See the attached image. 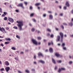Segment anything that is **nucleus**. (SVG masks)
<instances>
[{"mask_svg": "<svg viewBox=\"0 0 73 73\" xmlns=\"http://www.w3.org/2000/svg\"><path fill=\"white\" fill-rule=\"evenodd\" d=\"M23 21H19V27L20 31H22V27L23 26Z\"/></svg>", "mask_w": 73, "mask_h": 73, "instance_id": "f257e3e1", "label": "nucleus"}, {"mask_svg": "<svg viewBox=\"0 0 73 73\" xmlns=\"http://www.w3.org/2000/svg\"><path fill=\"white\" fill-rule=\"evenodd\" d=\"M33 42V43L37 45V41L36 39H32L31 40Z\"/></svg>", "mask_w": 73, "mask_h": 73, "instance_id": "f03ea898", "label": "nucleus"}, {"mask_svg": "<svg viewBox=\"0 0 73 73\" xmlns=\"http://www.w3.org/2000/svg\"><path fill=\"white\" fill-rule=\"evenodd\" d=\"M8 19L9 21H10V22H11V23H13V22H14V20L12 18L9 17L8 18Z\"/></svg>", "mask_w": 73, "mask_h": 73, "instance_id": "7ed1b4c3", "label": "nucleus"}, {"mask_svg": "<svg viewBox=\"0 0 73 73\" xmlns=\"http://www.w3.org/2000/svg\"><path fill=\"white\" fill-rule=\"evenodd\" d=\"M38 62H40V63L42 64H45V62L42 60H39Z\"/></svg>", "mask_w": 73, "mask_h": 73, "instance_id": "20e7f679", "label": "nucleus"}, {"mask_svg": "<svg viewBox=\"0 0 73 73\" xmlns=\"http://www.w3.org/2000/svg\"><path fill=\"white\" fill-rule=\"evenodd\" d=\"M38 56H41L42 57H44V55L41 52H39L38 53Z\"/></svg>", "mask_w": 73, "mask_h": 73, "instance_id": "39448f33", "label": "nucleus"}, {"mask_svg": "<svg viewBox=\"0 0 73 73\" xmlns=\"http://www.w3.org/2000/svg\"><path fill=\"white\" fill-rule=\"evenodd\" d=\"M9 69H10V68L9 67H7L5 68V70H6L7 72H8L9 70Z\"/></svg>", "mask_w": 73, "mask_h": 73, "instance_id": "423d86ee", "label": "nucleus"}, {"mask_svg": "<svg viewBox=\"0 0 73 73\" xmlns=\"http://www.w3.org/2000/svg\"><path fill=\"white\" fill-rule=\"evenodd\" d=\"M19 6L21 7L22 8H23V9L24 8V6H23V5L22 3L19 4Z\"/></svg>", "mask_w": 73, "mask_h": 73, "instance_id": "0eeeda50", "label": "nucleus"}, {"mask_svg": "<svg viewBox=\"0 0 73 73\" xmlns=\"http://www.w3.org/2000/svg\"><path fill=\"white\" fill-rule=\"evenodd\" d=\"M55 55L57 57H62L61 55H60V54L57 53H56L55 54Z\"/></svg>", "mask_w": 73, "mask_h": 73, "instance_id": "6e6552de", "label": "nucleus"}, {"mask_svg": "<svg viewBox=\"0 0 73 73\" xmlns=\"http://www.w3.org/2000/svg\"><path fill=\"white\" fill-rule=\"evenodd\" d=\"M52 61L53 64H56V60H54L53 58H52Z\"/></svg>", "mask_w": 73, "mask_h": 73, "instance_id": "1a4fd4ad", "label": "nucleus"}, {"mask_svg": "<svg viewBox=\"0 0 73 73\" xmlns=\"http://www.w3.org/2000/svg\"><path fill=\"white\" fill-rule=\"evenodd\" d=\"M5 65H6L7 66H8V65H9V62L8 61H6L5 62Z\"/></svg>", "mask_w": 73, "mask_h": 73, "instance_id": "9d476101", "label": "nucleus"}, {"mask_svg": "<svg viewBox=\"0 0 73 73\" xmlns=\"http://www.w3.org/2000/svg\"><path fill=\"white\" fill-rule=\"evenodd\" d=\"M49 50L50 53H53V50L52 48H50Z\"/></svg>", "mask_w": 73, "mask_h": 73, "instance_id": "9b49d317", "label": "nucleus"}, {"mask_svg": "<svg viewBox=\"0 0 73 73\" xmlns=\"http://www.w3.org/2000/svg\"><path fill=\"white\" fill-rule=\"evenodd\" d=\"M60 36H58H58L57 37V41H60Z\"/></svg>", "mask_w": 73, "mask_h": 73, "instance_id": "f8f14e48", "label": "nucleus"}, {"mask_svg": "<svg viewBox=\"0 0 73 73\" xmlns=\"http://www.w3.org/2000/svg\"><path fill=\"white\" fill-rule=\"evenodd\" d=\"M60 35L61 36V37H64V34L62 33H60Z\"/></svg>", "mask_w": 73, "mask_h": 73, "instance_id": "ddd939ff", "label": "nucleus"}, {"mask_svg": "<svg viewBox=\"0 0 73 73\" xmlns=\"http://www.w3.org/2000/svg\"><path fill=\"white\" fill-rule=\"evenodd\" d=\"M0 30L2 32V31H4L5 32V33H6L5 31V29L3 28H2Z\"/></svg>", "mask_w": 73, "mask_h": 73, "instance_id": "4468645a", "label": "nucleus"}, {"mask_svg": "<svg viewBox=\"0 0 73 73\" xmlns=\"http://www.w3.org/2000/svg\"><path fill=\"white\" fill-rule=\"evenodd\" d=\"M53 19V16L52 15H50L49 16V19L52 20Z\"/></svg>", "mask_w": 73, "mask_h": 73, "instance_id": "2eb2a0df", "label": "nucleus"}, {"mask_svg": "<svg viewBox=\"0 0 73 73\" xmlns=\"http://www.w3.org/2000/svg\"><path fill=\"white\" fill-rule=\"evenodd\" d=\"M5 40L7 41H11V39L9 38H6Z\"/></svg>", "mask_w": 73, "mask_h": 73, "instance_id": "dca6fc26", "label": "nucleus"}, {"mask_svg": "<svg viewBox=\"0 0 73 73\" xmlns=\"http://www.w3.org/2000/svg\"><path fill=\"white\" fill-rule=\"evenodd\" d=\"M66 5L67 6L69 7V2H66Z\"/></svg>", "mask_w": 73, "mask_h": 73, "instance_id": "f3484780", "label": "nucleus"}, {"mask_svg": "<svg viewBox=\"0 0 73 73\" xmlns=\"http://www.w3.org/2000/svg\"><path fill=\"white\" fill-rule=\"evenodd\" d=\"M57 62H58V63H61L62 62V61L61 60H57Z\"/></svg>", "mask_w": 73, "mask_h": 73, "instance_id": "a211bd4d", "label": "nucleus"}, {"mask_svg": "<svg viewBox=\"0 0 73 73\" xmlns=\"http://www.w3.org/2000/svg\"><path fill=\"white\" fill-rule=\"evenodd\" d=\"M62 47H64L65 46V43H63L62 44Z\"/></svg>", "mask_w": 73, "mask_h": 73, "instance_id": "6ab92c4d", "label": "nucleus"}, {"mask_svg": "<svg viewBox=\"0 0 73 73\" xmlns=\"http://www.w3.org/2000/svg\"><path fill=\"white\" fill-rule=\"evenodd\" d=\"M40 3H37L35 4V5L36 6H38V5H40Z\"/></svg>", "mask_w": 73, "mask_h": 73, "instance_id": "aec40b11", "label": "nucleus"}, {"mask_svg": "<svg viewBox=\"0 0 73 73\" xmlns=\"http://www.w3.org/2000/svg\"><path fill=\"white\" fill-rule=\"evenodd\" d=\"M25 72H26V73H29V70H26L25 71Z\"/></svg>", "mask_w": 73, "mask_h": 73, "instance_id": "412c9836", "label": "nucleus"}, {"mask_svg": "<svg viewBox=\"0 0 73 73\" xmlns=\"http://www.w3.org/2000/svg\"><path fill=\"white\" fill-rule=\"evenodd\" d=\"M35 29L34 28H33L31 29V31L32 32H35Z\"/></svg>", "mask_w": 73, "mask_h": 73, "instance_id": "4be33fe9", "label": "nucleus"}, {"mask_svg": "<svg viewBox=\"0 0 73 73\" xmlns=\"http://www.w3.org/2000/svg\"><path fill=\"white\" fill-rule=\"evenodd\" d=\"M11 49L15 50H16V48H15L14 47H11Z\"/></svg>", "mask_w": 73, "mask_h": 73, "instance_id": "5701e85b", "label": "nucleus"}, {"mask_svg": "<svg viewBox=\"0 0 73 73\" xmlns=\"http://www.w3.org/2000/svg\"><path fill=\"white\" fill-rule=\"evenodd\" d=\"M38 39L39 40H41V37L39 36L37 37Z\"/></svg>", "mask_w": 73, "mask_h": 73, "instance_id": "b1692460", "label": "nucleus"}, {"mask_svg": "<svg viewBox=\"0 0 73 73\" xmlns=\"http://www.w3.org/2000/svg\"><path fill=\"white\" fill-rule=\"evenodd\" d=\"M10 43V42H5V44H9Z\"/></svg>", "mask_w": 73, "mask_h": 73, "instance_id": "393cba45", "label": "nucleus"}, {"mask_svg": "<svg viewBox=\"0 0 73 73\" xmlns=\"http://www.w3.org/2000/svg\"><path fill=\"white\" fill-rule=\"evenodd\" d=\"M63 48V50H66L67 49L66 47H64Z\"/></svg>", "mask_w": 73, "mask_h": 73, "instance_id": "a878e982", "label": "nucleus"}, {"mask_svg": "<svg viewBox=\"0 0 73 73\" xmlns=\"http://www.w3.org/2000/svg\"><path fill=\"white\" fill-rule=\"evenodd\" d=\"M61 68H59V70H58V73H60L61 72Z\"/></svg>", "mask_w": 73, "mask_h": 73, "instance_id": "bb28decb", "label": "nucleus"}, {"mask_svg": "<svg viewBox=\"0 0 73 73\" xmlns=\"http://www.w3.org/2000/svg\"><path fill=\"white\" fill-rule=\"evenodd\" d=\"M8 19V18H7V17H5L4 18V20H7Z\"/></svg>", "mask_w": 73, "mask_h": 73, "instance_id": "cd10ccee", "label": "nucleus"}, {"mask_svg": "<svg viewBox=\"0 0 73 73\" xmlns=\"http://www.w3.org/2000/svg\"><path fill=\"white\" fill-rule=\"evenodd\" d=\"M13 28H14V29H17V27L16 26H14L13 27Z\"/></svg>", "mask_w": 73, "mask_h": 73, "instance_id": "c85d7f7f", "label": "nucleus"}, {"mask_svg": "<svg viewBox=\"0 0 73 73\" xmlns=\"http://www.w3.org/2000/svg\"><path fill=\"white\" fill-rule=\"evenodd\" d=\"M32 20H33V21H34V22H36V20L35 19H33Z\"/></svg>", "mask_w": 73, "mask_h": 73, "instance_id": "c756f323", "label": "nucleus"}, {"mask_svg": "<svg viewBox=\"0 0 73 73\" xmlns=\"http://www.w3.org/2000/svg\"><path fill=\"white\" fill-rule=\"evenodd\" d=\"M66 7H67L66 6H64V9H65V10H66Z\"/></svg>", "mask_w": 73, "mask_h": 73, "instance_id": "7c9ffc66", "label": "nucleus"}, {"mask_svg": "<svg viewBox=\"0 0 73 73\" xmlns=\"http://www.w3.org/2000/svg\"><path fill=\"white\" fill-rule=\"evenodd\" d=\"M69 24L70 26H72L73 25V23H69Z\"/></svg>", "mask_w": 73, "mask_h": 73, "instance_id": "2f4dec72", "label": "nucleus"}, {"mask_svg": "<svg viewBox=\"0 0 73 73\" xmlns=\"http://www.w3.org/2000/svg\"><path fill=\"white\" fill-rule=\"evenodd\" d=\"M59 16H63V13H61L60 15Z\"/></svg>", "mask_w": 73, "mask_h": 73, "instance_id": "473e14b6", "label": "nucleus"}, {"mask_svg": "<svg viewBox=\"0 0 73 73\" xmlns=\"http://www.w3.org/2000/svg\"><path fill=\"white\" fill-rule=\"evenodd\" d=\"M61 42L63 41V37H61Z\"/></svg>", "mask_w": 73, "mask_h": 73, "instance_id": "72a5a7b5", "label": "nucleus"}, {"mask_svg": "<svg viewBox=\"0 0 73 73\" xmlns=\"http://www.w3.org/2000/svg\"><path fill=\"white\" fill-rule=\"evenodd\" d=\"M3 13L5 15H6L7 14V13L6 12H4Z\"/></svg>", "mask_w": 73, "mask_h": 73, "instance_id": "f704fd0d", "label": "nucleus"}, {"mask_svg": "<svg viewBox=\"0 0 73 73\" xmlns=\"http://www.w3.org/2000/svg\"><path fill=\"white\" fill-rule=\"evenodd\" d=\"M47 31H48V32H51V30H50V29H47Z\"/></svg>", "mask_w": 73, "mask_h": 73, "instance_id": "c9c22d12", "label": "nucleus"}, {"mask_svg": "<svg viewBox=\"0 0 73 73\" xmlns=\"http://www.w3.org/2000/svg\"><path fill=\"white\" fill-rule=\"evenodd\" d=\"M31 70L33 72H35V69L33 68V69H31Z\"/></svg>", "mask_w": 73, "mask_h": 73, "instance_id": "e433bc0d", "label": "nucleus"}, {"mask_svg": "<svg viewBox=\"0 0 73 73\" xmlns=\"http://www.w3.org/2000/svg\"><path fill=\"white\" fill-rule=\"evenodd\" d=\"M60 69H61L62 70H65V68H61Z\"/></svg>", "mask_w": 73, "mask_h": 73, "instance_id": "4c0bfd02", "label": "nucleus"}, {"mask_svg": "<svg viewBox=\"0 0 73 73\" xmlns=\"http://www.w3.org/2000/svg\"><path fill=\"white\" fill-rule=\"evenodd\" d=\"M4 70V68H1L0 69V71H3Z\"/></svg>", "mask_w": 73, "mask_h": 73, "instance_id": "58836bf2", "label": "nucleus"}, {"mask_svg": "<svg viewBox=\"0 0 73 73\" xmlns=\"http://www.w3.org/2000/svg\"><path fill=\"white\" fill-rule=\"evenodd\" d=\"M24 3L26 5H27L28 4V3L27 2H25Z\"/></svg>", "mask_w": 73, "mask_h": 73, "instance_id": "ea45409f", "label": "nucleus"}, {"mask_svg": "<svg viewBox=\"0 0 73 73\" xmlns=\"http://www.w3.org/2000/svg\"><path fill=\"white\" fill-rule=\"evenodd\" d=\"M55 3H56V4H58V1H56Z\"/></svg>", "mask_w": 73, "mask_h": 73, "instance_id": "a19ab883", "label": "nucleus"}, {"mask_svg": "<svg viewBox=\"0 0 73 73\" xmlns=\"http://www.w3.org/2000/svg\"><path fill=\"white\" fill-rule=\"evenodd\" d=\"M30 9H32L33 7H32V6H30Z\"/></svg>", "mask_w": 73, "mask_h": 73, "instance_id": "79ce46f5", "label": "nucleus"}, {"mask_svg": "<svg viewBox=\"0 0 73 73\" xmlns=\"http://www.w3.org/2000/svg\"><path fill=\"white\" fill-rule=\"evenodd\" d=\"M0 12H1V13L2 12V9L0 7Z\"/></svg>", "mask_w": 73, "mask_h": 73, "instance_id": "37998d69", "label": "nucleus"}, {"mask_svg": "<svg viewBox=\"0 0 73 73\" xmlns=\"http://www.w3.org/2000/svg\"><path fill=\"white\" fill-rule=\"evenodd\" d=\"M34 59H36V56L35 55L34 56Z\"/></svg>", "mask_w": 73, "mask_h": 73, "instance_id": "c03bdc74", "label": "nucleus"}, {"mask_svg": "<svg viewBox=\"0 0 73 73\" xmlns=\"http://www.w3.org/2000/svg\"><path fill=\"white\" fill-rule=\"evenodd\" d=\"M46 14H44L43 15V17H46Z\"/></svg>", "mask_w": 73, "mask_h": 73, "instance_id": "a18cd8bd", "label": "nucleus"}, {"mask_svg": "<svg viewBox=\"0 0 73 73\" xmlns=\"http://www.w3.org/2000/svg\"><path fill=\"white\" fill-rule=\"evenodd\" d=\"M69 64H72V61H70L69 62Z\"/></svg>", "mask_w": 73, "mask_h": 73, "instance_id": "49530a36", "label": "nucleus"}, {"mask_svg": "<svg viewBox=\"0 0 73 73\" xmlns=\"http://www.w3.org/2000/svg\"><path fill=\"white\" fill-rule=\"evenodd\" d=\"M34 15V13H33L31 15V16H33Z\"/></svg>", "mask_w": 73, "mask_h": 73, "instance_id": "de8ad7c7", "label": "nucleus"}, {"mask_svg": "<svg viewBox=\"0 0 73 73\" xmlns=\"http://www.w3.org/2000/svg\"><path fill=\"white\" fill-rule=\"evenodd\" d=\"M6 29H7V30H8V29H9V27H6L5 28Z\"/></svg>", "mask_w": 73, "mask_h": 73, "instance_id": "09e8293b", "label": "nucleus"}, {"mask_svg": "<svg viewBox=\"0 0 73 73\" xmlns=\"http://www.w3.org/2000/svg\"><path fill=\"white\" fill-rule=\"evenodd\" d=\"M61 27L62 29H64V26H63V25H61Z\"/></svg>", "mask_w": 73, "mask_h": 73, "instance_id": "8fccbe9b", "label": "nucleus"}, {"mask_svg": "<svg viewBox=\"0 0 73 73\" xmlns=\"http://www.w3.org/2000/svg\"><path fill=\"white\" fill-rule=\"evenodd\" d=\"M50 37H53V34H52L51 35Z\"/></svg>", "mask_w": 73, "mask_h": 73, "instance_id": "3c124183", "label": "nucleus"}, {"mask_svg": "<svg viewBox=\"0 0 73 73\" xmlns=\"http://www.w3.org/2000/svg\"><path fill=\"white\" fill-rule=\"evenodd\" d=\"M63 24L64 25H67V24L66 23H64Z\"/></svg>", "mask_w": 73, "mask_h": 73, "instance_id": "603ef678", "label": "nucleus"}, {"mask_svg": "<svg viewBox=\"0 0 73 73\" xmlns=\"http://www.w3.org/2000/svg\"><path fill=\"white\" fill-rule=\"evenodd\" d=\"M19 73H23L22 72L20 71H19Z\"/></svg>", "mask_w": 73, "mask_h": 73, "instance_id": "864d4df0", "label": "nucleus"}, {"mask_svg": "<svg viewBox=\"0 0 73 73\" xmlns=\"http://www.w3.org/2000/svg\"><path fill=\"white\" fill-rule=\"evenodd\" d=\"M1 46H4V45L3 44L1 43Z\"/></svg>", "mask_w": 73, "mask_h": 73, "instance_id": "5fc2aeb1", "label": "nucleus"}, {"mask_svg": "<svg viewBox=\"0 0 73 73\" xmlns=\"http://www.w3.org/2000/svg\"><path fill=\"white\" fill-rule=\"evenodd\" d=\"M48 13H52V11H48Z\"/></svg>", "mask_w": 73, "mask_h": 73, "instance_id": "6e6d98bb", "label": "nucleus"}, {"mask_svg": "<svg viewBox=\"0 0 73 73\" xmlns=\"http://www.w3.org/2000/svg\"><path fill=\"white\" fill-rule=\"evenodd\" d=\"M71 13H73V10H72L71 11Z\"/></svg>", "mask_w": 73, "mask_h": 73, "instance_id": "4d7b16f0", "label": "nucleus"}, {"mask_svg": "<svg viewBox=\"0 0 73 73\" xmlns=\"http://www.w3.org/2000/svg\"><path fill=\"white\" fill-rule=\"evenodd\" d=\"M38 44L39 45H40L41 44V42H39L38 43Z\"/></svg>", "mask_w": 73, "mask_h": 73, "instance_id": "13d9d810", "label": "nucleus"}, {"mask_svg": "<svg viewBox=\"0 0 73 73\" xmlns=\"http://www.w3.org/2000/svg\"><path fill=\"white\" fill-rule=\"evenodd\" d=\"M51 45V43H49L48 44V45Z\"/></svg>", "mask_w": 73, "mask_h": 73, "instance_id": "bf43d9fd", "label": "nucleus"}, {"mask_svg": "<svg viewBox=\"0 0 73 73\" xmlns=\"http://www.w3.org/2000/svg\"><path fill=\"white\" fill-rule=\"evenodd\" d=\"M48 51V49H46L45 50V52H47Z\"/></svg>", "mask_w": 73, "mask_h": 73, "instance_id": "052dcab7", "label": "nucleus"}, {"mask_svg": "<svg viewBox=\"0 0 73 73\" xmlns=\"http://www.w3.org/2000/svg\"><path fill=\"white\" fill-rule=\"evenodd\" d=\"M16 12H18L19 10H16Z\"/></svg>", "mask_w": 73, "mask_h": 73, "instance_id": "680f3d73", "label": "nucleus"}, {"mask_svg": "<svg viewBox=\"0 0 73 73\" xmlns=\"http://www.w3.org/2000/svg\"><path fill=\"white\" fill-rule=\"evenodd\" d=\"M2 17H4V16H5V15H4V14H3L2 15Z\"/></svg>", "mask_w": 73, "mask_h": 73, "instance_id": "e2e57ef3", "label": "nucleus"}, {"mask_svg": "<svg viewBox=\"0 0 73 73\" xmlns=\"http://www.w3.org/2000/svg\"><path fill=\"white\" fill-rule=\"evenodd\" d=\"M15 60H18V59L17 58H15Z\"/></svg>", "mask_w": 73, "mask_h": 73, "instance_id": "0e129e2a", "label": "nucleus"}, {"mask_svg": "<svg viewBox=\"0 0 73 73\" xmlns=\"http://www.w3.org/2000/svg\"><path fill=\"white\" fill-rule=\"evenodd\" d=\"M70 36L71 37H72L73 38V35H71Z\"/></svg>", "mask_w": 73, "mask_h": 73, "instance_id": "69168bd1", "label": "nucleus"}, {"mask_svg": "<svg viewBox=\"0 0 73 73\" xmlns=\"http://www.w3.org/2000/svg\"><path fill=\"white\" fill-rule=\"evenodd\" d=\"M34 64H36V62H34Z\"/></svg>", "mask_w": 73, "mask_h": 73, "instance_id": "338daca9", "label": "nucleus"}, {"mask_svg": "<svg viewBox=\"0 0 73 73\" xmlns=\"http://www.w3.org/2000/svg\"><path fill=\"white\" fill-rule=\"evenodd\" d=\"M11 24V23H10V22H8V24H9V25H10Z\"/></svg>", "mask_w": 73, "mask_h": 73, "instance_id": "774afa93", "label": "nucleus"}]
</instances>
